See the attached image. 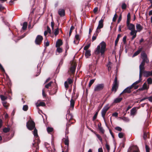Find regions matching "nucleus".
Wrapping results in <instances>:
<instances>
[{"mask_svg":"<svg viewBox=\"0 0 152 152\" xmlns=\"http://www.w3.org/2000/svg\"><path fill=\"white\" fill-rule=\"evenodd\" d=\"M106 43L104 41L102 42L96 48L94 52L95 54L97 55L100 53L101 56H102L104 54L106 50Z\"/></svg>","mask_w":152,"mask_h":152,"instance_id":"obj_1","label":"nucleus"},{"mask_svg":"<svg viewBox=\"0 0 152 152\" xmlns=\"http://www.w3.org/2000/svg\"><path fill=\"white\" fill-rule=\"evenodd\" d=\"M141 56L142 60L139 66V68L145 67V63L148 64L149 63V60L148 58L147 55L145 52L143 51L141 53Z\"/></svg>","mask_w":152,"mask_h":152,"instance_id":"obj_2","label":"nucleus"},{"mask_svg":"<svg viewBox=\"0 0 152 152\" xmlns=\"http://www.w3.org/2000/svg\"><path fill=\"white\" fill-rule=\"evenodd\" d=\"M70 111H69V114L66 115V119L67 120H69V123L66 124V131H68V127L70 126V124L74 123V122H72V120H74L73 119V116L71 114L69 113Z\"/></svg>","mask_w":152,"mask_h":152,"instance_id":"obj_3","label":"nucleus"},{"mask_svg":"<svg viewBox=\"0 0 152 152\" xmlns=\"http://www.w3.org/2000/svg\"><path fill=\"white\" fill-rule=\"evenodd\" d=\"M26 127L30 130H32L35 127V124L33 120H29L26 123Z\"/></svg>","mask_w":152,"mask_h":152,"instance_id":"obj_4","label":"nucleus"},{"mask_svg":"<svg viewBox=\"0 0 152 152\" xmlns=\"http://www.w3.org/2000/svg\"><path fill=\"white\" fill-rule=\"evenodd\" d=\"M118 83L117 78L116 77L115 78L114 82L113 84V86L112 88L111 91H114V93H115L118 88Z\"/></svg>","mask_w":152,"mask_h":152,"instance_id":"obj_5","label":"nucleus"},{"mask_svg":"<svg viewBox=\"0 0 152 152\" xmlns=\"http://www.w3.org/2000/svg\"><path fill=\"white\" fill-rule=\"evenodd\" d=\"M110 108V107L109 106V104H107L104 107L102 110L101 113L102 116L104 120H105V115L106 113Z\"/></svg>","mask_w":152,"mask_h":152,"instance_id":"obj_6","label":"nucleus"},{"mask_svg":"<svg viewBox=\"0 0 152 152\" xmlns=\"http://www.w3.org/2000/svg\"><path fill=\"white\" fill-rule=\"evenodd\" d=\"M127 152H140L137 146L133 145L129 148Z\"/></svg>","mask_w":152,"mask_h":152,"instance_id":"obj_7","label":"nucleus"},{"mask_svg":"<svg viewBox=\"0 0 152 152\" xmlns=\"http://www.w3.org/2000/svg\"><path fill=\"white\" fill-rule=\"evenodd\" d=\"M104 87V84H98L96 86L94 91L95 92H98L102 90Z\"/></svg>","mask_w":152,"mask_h":152,"instance_id":"obj_8","label":"nucleus"},{"mask_svg":"<svg viewBox=\"0 0 152 152\" xmlns=\"http://www.w3.org/2000/svg\"><path fill=\"white\" fill-rule=\"evenodd\" d=\"M43 39V37L40 35H38L37 37L35 40V43L36 45H40Z\"/></svg>","mask_w":152,"mask_h":152,"instance_id":"obj_9","label":"nucleus"},{"mask_svg":"<svg viewBox=\"0 0 152 152\" xmlns=\"http://www.w3.org/2000/svg\"><path fill=\"white\" fill-rule=\"evenodd\" d=\"M142 68L144 77H148L150 76H152V70L151 71H148L145 70V67Z\"/></svg>","mask_w":152,"mask_h":152,"instance_id":"obj_10","label":"nucleus"},{"mask_svg":"<svg viewBox=\"0 0 152 152\" xmlns=\"http://www.w3.org/2000/svg\"><path fill=\"white\" fill-rule=\"evenodd\" d=\"M132 89L129 86L126 88L124 91L122 92L121 93L120 95V96H121L122 94H123L125 93H130L132 92L131 90Z\"/></svg>","mask_w":152,"mask_h":152,"instance_id":"obj_11","label":"nucleus"},{"mask_svg":"<svg viewBox=\"0 0 152 152\" xmlns=\"http://www.w3.org/2000/svg\"><path fill=\"white\" fill-rule=\"evenodd\" d=\"M77 65L75 64H72L69 69V71L72 74H74Z\"/></svg>","mask_w":152,"mask_h":152,"instance_id":"obj_12","label":"nucleus"},{"mask_svg":"<svg viewBox=\"0 0 152 152\" xmlns=\"http://www.w3.org/2000/svg\"><path fill=\"white\" fill-rule=\"evenodd\" d=\"M58 90V87L57 85H56L54 86V88L49 92L50 94L53 95L56 94Z\"/></svg>","mask_w":152,"mask_h":152,"instance_id":"obj_13","label":"nucleus"},{"mask_svg":"<svg viewBox=\"0 0 152 152\" xmlns=\"http://www.w3.org/2000/svg\"><path fill=\"white\" fill-rule=\"evenodd\" d=\"M126 26L128 29L129 30H134L135 29V27L134 25L133 24L129 23H126Z\"/></svg>","mask_w":152,"mask_h":152,"instance_id":"obj_14","label":"nucleus"},{"mask_svg":"<svg viewBox=\"0 0 152 152\" xmlns=\"http://www.w3.org/2000/svg\"><path fill=\"white\" fill-rule=\"evenodd\" d=\"M142 49L143 48L142 47L140 48L139 47L137 50L134 53L132 56V57H134L138 55L141 52Z\"/></svg>","mask_w":152,"mask_h":152,"instance_id":"obj_15","label":"nucleus"},{"mask_svg":"<svg viewBox=\"0 0 152 152\" xmlns=\"http://www.w3.org/2000/svg\"><path fill=\"white\" fill-rule=\"evenodd\" d=\"M136 28L137 32H140L143 29V27L140 24L137 23L136 24Z\"/></svg>","mask_w":152,"mask_h":152,"instance_id":"obj_16","label":"nucleus"},{"mask_svg":"<svg viewBox=\"0 0 152 152\" xmlns=\"http://www.w3.org/2000/svg\"><path fill=\"white\" fill-rule=\"evenodd\" d=\"M103 22H104V19H101L99 20V22L98 25L97 26L98 28H102L103 27Z\"/></svg>","mask_w":152,"mask_h":152,"instance_id":"obj_17","label":"nucleus"},{"mask_svg":"<svg viewBox=\"0 0 152 152\" xmlns=\"http://www.w3.org/2000/svg\"><path fill=\"white\" fill-rule=\"evenodd\" d=\"M58 14L61 17L64 16L65 15L64 10V9H59Z\"/></svg>","mask_w":152,"mask_h":152,"instance_id":"obj_18","label":"nucleus"},{"mask_svg":"<svg viewBox=\"0 0 152 152\" xmlns=\"http://www.w3.org/2000/svg\"><path fill=\"white\" fill-rule=\"evenodd\" d=\"M63 44L62 41L61 39H58L56 43V47H59Z\"/></svg>","mask_w":152,"mask_h":152,"instance_id":"obj_19","label":"nucleus"},{"mask_svg":"<svg viewBox=\"0 0 152 152\" xmlns=\"http://www.w3.org/2000/svg\"><path fill=\"white\" fill-rule=\"evenodd\" d=\"M140 72H139V80L141 81L142 80V75H143V73L142 71V68H139Z\"/></svg>","mask_w":152,"mask_h":152,"instance_id":"obj_20","label":"nucleus"},{"mask_svg":"<svg viewBox=\"0 0 152 152\" xmlns=\"http://www.w3.org/2000/svg\"><path fill=\"white\" fill-rule=\"evenodd\" d=\"M64 144L65 145H66L67 146L65 147V148H66L67 149L65 151L66 152H68V146L69 145V141L68 140L66 139L65 140L64 142Z\"/></svg>","mask_w":152,"mask_h":152,"instance_id":"obj_21","label":"nucleus"},{"mask_svg":"<svg viewBox=\"0 0 152 152\" xmlns=\"http://www.w3.org/2000/svg\"><path fill=\"white\" fill-rule=\"evenodd\" d=\"M3 106L6 109H8L9 106H10V104L7 103L6 101H3L2 102Z\"/></svg>","mask_w":152,"mask_h":152,"instance_id":"obj_22","label":"nucleus"},{"mask_svg":"<svg viewBox=\"0 0 152 152\" xmlns=\"http://www.w3.org/2000/svg\"><path fill=\"white\" fill-rule=\"evenodd\" d=\"M98 126L99 131L102 134L104 133V131L103 129V128L101 127V123H100L99 124H98Z\"/></svg>","mask_w":152,"mask_h":152,"instance_id":"obj_23","label":"nucleus"},{"mask_svg":"<svg viewBox=\"0 0 152 152\" xmlns=\"http://www.w3.org/2000/svg\"><path fill=\"white\" fill-rule=\"evenodd\" d=\"M123 99L122 97L117 98L115 99L114 102L115 103L120 102Z\"/></svg>","mask_w":152,"mask_h":152,"instance_id":"obj_24","label":"nucleus"},{"mask_svg":"<svg viewBox=\"0 0 152 152\" xmlns=\"http://www.w3.org/2000/svg\"><path fill=\"white\" fill-rule=\"evenodd\" d=\"M73 97H72V98L71 99L70 101V106L72 108H74L75 104V101L74 100V99H73Z\"/></svg>","mask_w":152,"mask_h":152,"instance_id":"obj_25","label":"nucleus"},{"mask_svg":"<svg viewBox=\"0 0 152 152\" xmlns=\"http://www.w3.org/2000/svg\"><path fill=\"white\" fill-rule=\"evenodd\" d=\"M6 83L7 84V85L8 87L9 88H10L11 86V82L10 79H8L6 81Z\"/></svg>","mask_w":152,"mask_h":152,"instance_id":"obj_26","label":"nucleus"},{"mask_svg":"<svg viewBox=\"0 0 152 152\" xmlns=\"http://www.w3.org/2000/svg\"><path fill=\"white\" fill-rule=\"evenodd\" d=\"M28 23L26 22H25L23 23V25L22 28L23 30H26L27 28Z\"/></svg>","mask_w":152,"mask_h":152,"instance_id":"obj_27","label":"nucleus"},{"mask_svg":"<svg viewBox=\"0 0 152 152\" xmlns=\"http://www.w3.org/2000/svg\"><path fill=\"white\" fill-rule=\"evenodd\" d=\"M121 35L120 34H118L117 38L115 42V46H116L117 43H118L120 37H121Z\"/></svg>","mask_w":152,"mask_h":152,"instance_id":"obj_28","label":"nucleus"},{"mask_svg":"<svg viewBox=\"0 0 152 152\" xmlns=\"http://www.w3.org/2000/svg\"><path fill=\"white\" fill-rule=\"evenodd\" d=\"M131 19V15L129 12L127 15V19L126 21V23H128L130 22V20Z\"/></svg>","mask_w":152,"mask_h":152,"instance_id":"obj_29","label":"nucleus"},{"mask_svg":"<svg viewBox=\"0 0 152 152\" xmlns=\"http://www.w3.org/2000/svg\"><path fill=\"white\" fill-rule=\"evenodd\" d=\"M34 129V131L33 132L34 136L35 137H38L37 129H36V127L34 128V129Z\"/></svg>","mask_w":152,"mask_h":152,"instance_id":"obj_30","label":"nucleus"},{"mask_svg":"<svg viewBox=\"0 0 152 152\" xmlns=\"http://www.w3.org/2000/svg\"><path fill=\"white\" fill-rule=\"evenodd\" d=\"M74 28H75V27L73 26H71V27L70 28V30H69V38L71 36L72 33V31L74 29Z\"/></svg>","mask_w":152,"mask_h":152,"instance_id":"obj_31","label":"nucleus"},{"mask_svg":"<svg viewBox=\"0 0 152 152\" xmlns=\"http://www.w3.org/2000/svg\"><path fill=\"white\" fill-rule=\"evenodd\" d=\"M130 31H131V32H130V34L131 35H134L135 34H137V32H138L135 29H134V30H131Z\"/></svg>","mask_w":152,"mask_h":152,"instance_id":"obj_32","label":"nucleus"},{"mask_svg":"<svg viewBox=\"0 0 152 152\" xmlns=\"http://www.w3.org/2000/svg\"><path fill=\"white\" fill-rule=\"evenodd\" d=\"M4 118H5V122L7 123L9 121V117L7 113H6L5 115Z\"/></svg>","mask_w":152,"mask_h":152,"instance_id":"obj_33","label":"nucleus"},{"mask_svg":"<svg viewBox=\"0 0 152 152\" xmlns=\"http://www.w3.org/2000/svg\"><path fill=\"white\" fill-rule=\"evenodd\" d=\"M91 55V51L89 50H87L85 53V56L88 58Z\"/></svg>","mask_w":152,"mask_h":152,"instance_id":"obj_34","label":"nucleus"},{"mask_svg":"<svg viewBox=\"0 0 152 152\" xmlns=\"http://www.w3.org/2000/svg\"><path fill=\"white\" fill-rule=\"evenodd\" d=\"M0 97L1 100L3 101H5V100L7 99V96H5L2 95H1Z\"/></svg>","mask_w":152,"mask_h":152,"instance_id":"obj_35","label":"nucleus"},{"mask_svg":"<svg viewBox=\"0 0 152 152\" xmlns=\"http://www.w3.org/2000/svg\"><path fill=\"white\" fill-rule=\"evenodd\" d=\"M45 106L46 104L45 102H41L39 103V104L37 105V106L39 107L41 106L42 107H45Z\"/></svg>","mask_w":152,"mask_h":152,"instance_id":"obj_36","label":"nucleus"},{"mask_svg":"<svg viewBox=\"0 0 152 152\" xmlns=\"http://www.w3.org/2000/svg\"><path fill=\"white\" fill-rule=\"evenodd\" d=\"M136 109L134 108H133L131 109V110L130 114L131 115H134L135 113Z\"/></svg>","mask_w":152,"mask_h":152,"instance_id":"obj_37","label":"nucleus"},{"mask_svg":"<svg viewBox=\"0 0 152 152\" xmlns=\"http://www.w3.org/2000/svg\"><path fill=\"white\" fill-rule=\"evenodd\" d=\"M147 81L149 85L152 84V78L151 77H149L147 79Z\"/></svg>","mask_w":152,"mask_h":152,"instance_id":"obj_38","label":"nucleus"},{"mask_svg":"<svg viewBox=\"0 0 152 152\" xmlns=\"http://www.w3.org/2000/svg\"><path fill=\"white\" fill-rule=\"evenodd\" d=\"M95 79H92L90 80V81L89 82V85H88V87H89L90 88L92 85L94 83V82L95 81Z\"/></svg>","mask_w":152,"mask_h":152,"instance_id":"obj_39","label":"nucleus"},{"mask_svg":"<svg viewBox=\"0 0 152 152\" xmlns=\"http://www.w3.org/2000/svg\"><path fill=\"white\" fill-rule=\"evenodd\" d=\"M10 129L9 128H4L3 129V131L5 133H7L10 131Z\"/></svg>","mask_w":152,"mask_h":152,"instance_id":"obj_40","label":"nucleus"},{"mask_svg":"<svg viewBox=\"0 0 152 152\" xmlns=\"http://www.w3.org/2000/svg\"><path fill=\"white\" fill-rule=\"evenodd\" d=\"M120 118L125 121L128 122L129 121V118L127 117L123 116V117H120Z\"/></svg>","mask_w":152,"mask_h":152,"instance_id":"obj_41","label":"nucleus"},{"mask_svg":"<svg viewBox=\"0 0 152 152\" xmlns=\"http://www.w3.org/2000/svg\"><path fill=\"white\" fill-rule=\"evenodd\" d=\"M145 148L146 152H150V148L147 144H145Z\"/></svg>","mask_w":152,"mask_h":152,"instance_id":"obj_42","label":"nucleus"},{"mask_svg":"<svg viewBox=\"0 0 152 152\" xmlns=\"http://www.w3.org/2000/svg\"><path fill=\"white\" fill-rule=\"evenodd\" d=\"M53 130V128L48 127L47 128V131L48 133L52 132Z\"/></svg>","mask_w":152,"mask_h":152,"instance_id":"obj_43","label":"nucleus"},{"mask_svg":"<svg viewBox=\"0 0 152 152\" xmlns=\"http://www.w3.org/2000/svg\"><path fill=\"white\" fill-rule=\"evenodd\" d=\"M53 83V82L52 81H51L50 82H49V83H48V84H47L45 86V88H48L50 87L51 86V84H52Z\"/></svg>","mask_w":152,"mask_h":152,"instance_id":"obj_44","label":"nucleus"},{"mask_svg":"<svg viewBox=\"0 0 152 152\" xmlns=\"http://www.w3.org/2000/svg\"><path fill=\"white\" fill-rule=\"evenodd\" d=\"M59 28H57L55 29V31L54 32V34L55 36H56L59 34Z\"/></svg>","mask_w":152,"mask_h":152,"instance_id":"obj_45","label":"nucleus"},{"mask_svg":"<svg viewBox=\"0 0 152 152\" xmlns=\"http://www.w3.org/2000/svg\"><path fill=\"white\" fill-rule=\"evenodd\" d=\"M127 6L125 3H122L121 5V8L123 10H125Z\"/></svg>","mask_w":152,"mask_h":152,"instance_id":"obj_46","label":"nucleus"},{"mask_svg":"<svg viewBox=\"0 0 152 152\" xmlns=\"http://www.w3.org/2000/svg\"><path fill=\"white\" fill-rule=\"evenodd\" d=\"M45 145L47 149L49 151H50V148L49 145L47 143H45Z\"/></svg>","mask_w":152,"mask_h":152,"instance_id":"obj_47","label":"nucleus"},{"mask_svg":"<svg viewBox=\"0 0 152 152\" xmlns=\"http://www.w3.org/2000/svg\"><path fill=\"white\" fill-rule=\"evenodd\" d=\"M91 45V43H90L88 45L85 46L84 48V50H87L88 49Z\"/></svg>","mask_w":152,"mask_h":152,"instance_id":"obj_48","label":"nucleus"},{"mask_svg":"<svg viewBox=\"0 0 152 152\" xmlns=\"http://www.w3.org/2000/svg\"><path fill=\"white\" fill-rule=\"evenodd\" d=\"M67 83H68L69 84H72L73 81V80L70 78H68L67 79Z\"/></svg>","mask_w":152,"mask_h":152,"instance_id":"obj_49","label":"nucleus"},{"mask_svg":"<svg viewBox=\"0 0 152 152\" xmlns=\"http://www.w3.org/2000/svg\"><path fill=\"white\" fill-rule=\"evenodd\" d=\"M97 36V35L95 33L94 34L92 38V42L94 41L96 39Z\"/></svg>","mask_w":152,"mask_h":152,"instance_id":"obj_50","label":"nucleus"},{"mask_svg":"<svg viewBox=\"0 0 152 152\" xmlns=\"http://www.w3.org/2000/svg\"><path fill=\"white\" fill-rule=\"evenodd\" d=\"M118 17V15L116 13L115 14L114 16L113 19V22H115L116 20V19Z\"/></svg>","mask_w":152,"mask_h":152,"instance_id":"obj_51","label":"nucleus"},{"mask_svg":"<svg viewBox=\"0 0 152 152\" xmlns=\"http://www.w3.org/2000/svg\"><path fill=\"white\" fill-rule=\"evenodd\" d=\"M124 133L123 132H120L118 133V136L119 138H121L123 137Z\"/></svg>","mask_w":152,"mask_h":152,"instance_id":"obj_52","label":"nucleus"},{"mask_svg":"<svg viewBox=\"0 0 152 152\" xmlns=\"http://www.w3.org/2000/svg\"><path fill=\"white\" fill-rule=\"evenodd\" d=\"M100 29H101V28H98V27H97L95 33L97 35H98L99 33L101 31Z\"/></svg>","mask_w":152,"mask_h":152,"instance_id":"obj_53","label":"nucleus"},{"mask_svg":"<svg viewBox=\"0 0 152 152\" xmlns=\"http://www.w3.org/2000/svg\"><path fill=\"white\" fill-rule=\"evenodd\" d=\"M28 109V106L27 105H24L23 106V109L25 111L27 110Z\"/></svg>","mask_w":152,"mask_h":152,"instance_id":"obj_54","label":"nucleus"},{"mask_svg":"<svg viewBox=\"0 0 152 152\" xmlns=\"http://www.w3.org/2000/svg\"><path fill=\"white\" fill-rule=\"evenodd\" d=\"M57 48L56 51L59 53H61L62 52V49L61 48L59 47H57Z\"/></svg>","mask_w":152,"mask_h":152,"instance_id":"obj_55","label":"nucleus"},{"mask_svg":"<svg viewBox=\"0 0 152 152\" xmlns=\"http://www.w3.org/2000/svg\"><path fill=\"white\" fill-rule=\"evenodd\" d=\"M142 88L144 90L147 89L148 88H147V84L146 83H145L142 85Z\"/></svg>","mask_w":152,"mask_h":152,"instance_id":"obj_56","label":"nucleus"},{"mask_svg":"<svg viewBox=\"0 0 152 152\" xmlns=\"http://www.w3.org/2000/svg\"><path fill=\"white\" fill-rule=\"evenodd\" d=\"M115 129L119 132H121L122 130V129L119 126H117L115 128Z\"/></svg>","mask_w":152,"mask_h":152,"instance_id":"obj_57","label":"nucleus"},{"mask_svg":"<svg viewBox=\"0 0 152 152\" xmlns=\"http://www.w3.org/2000/svg\"><path fill=\"white\" fill-rule=\"evenodd\" d=\"M64 86L65 88L66 89H67L68 88H69V86L68 84L67 81H66L64 82Z\"/></svg>","mask_w":152,"mask_h":152,"instance_id":"obj_58","label":"nucleus"},{"mask_svg":"<svg viewBox=\"0 0 152 152\" xmlns=\"http://www.w3.org/2000/svg\"><path fill=\"white\" fill-rule=\"evenodd\" d=\"M75 38L77 40H78L79 42L80 40V38H79V35L78 34H77L75 35Z\"/></svg>","mask_w":152,"mask_h":152,"instance_id":"obj_59","label":"nucleus"},{"mask_svg":"<svg viewBox=\"0 0 152 152\" xmlns=\"http://www.w3.org/2000/svg\"><path fill=\"white\" fill-rule=\"evenodd\" d=\"M98 114V112H96L95 113V114L94 115V116L93 117V121L94 120H95L96 119L97 116Z\"/></svg>","mask_w":152,"mask_h":152,"instance_id":"obj_60","label":"nucleus"},{"mask_svg":"<svg viewBox=\"0 0 152 152\" xmlns=\"http://www.w3.org/2000/svg\"><path fill=\"white\" fill-rule=\"evenodd\" d=\"M106 149H107L108 152L110 150V147L109 145H108L107 143H106Z\"/></svg>","mask_w":152,"mask_h":152,"instance_id":"obj_61","label":"nucleus"},{"mask_svg":"<svg viewBox=\"0 0 152 152\" xmlns=\"http://www.w3.org/2000/svg\"><path fill=\"white\" fill-rule=\"evenodd\" d=\"M126 36H124V37L123 39V41L124 44H126Z\"/></svg>","mask_w":152,"mask_h":152,"instance_id":"obj_62","label":"nucleus"},{"mask_svg":"<svg viewBox=\"0 0 152 152\" xmlns=\"http://www.w3.org/2000/svg\"><path fill=\"white\" fill-rule=\"evenodd\" d=\"M96 136L100 141L102 142V139L101 136L98 134L96 135Z\"/></svg>","mask_w":152,"mask_h":152,"instance_id":"obj_63","label":"nucleus"},{"mask_svg":"<svg viewBox=\"0 0 152 152\" xmlns=\"http://www.w3.org/2000/svg\"><path fill=\"white\" fill-rule=\"evenodd\" d=\"M47 31H48V32L50 34H51V30L50 28L48 26H47Z\"/></svg>","mask_w":152,"mask_h":152,"instance_id":"obj_64","label":"nucleus"}]
</instances>
